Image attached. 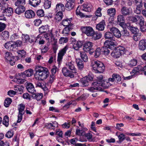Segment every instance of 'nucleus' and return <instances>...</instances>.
<instances>
[{
  "mask_svg": "<svg viewBox=\"0 0 146 146\" xmlns=\"http://www.w3.org/2000/svg\"><path fill=\"white\" fill-rule=\"evenodd\" d=\"M121 35L124 37L131 36L129 33L126 29H123L121 31Z\"/></svg>",
  "mask_w": 146,
  "mask_h": 146,
  "instance_id": "a18cd8bd",
  "label": "nucleus"
},
{
  "mask_svg": "<svg viewBox=\"0 0 146 146\" xmlns=\"http://www.w3.org/2000/svg\"><path fill=\"white\" fill-rule=\"evenodd\" d=\"M106 25V22L105 20H102L96 25V29L99 31H103L104 30Z\"/></svg>",
  "mask_w": 146,
  "mask_h": 146,
  "instance_id": "6ab92c4d",
  "label": "nucleus"
},
{
  "mask_svg": "<svg viewBox=\"0 0 146 146\" xmlns=\"http://www.w3.org/2000/svg\"><path fill=\"white\" fill-rule=\"evenodd\" d=\"M12 102V100L11 98H6L4 102V106L6 108L9 107Z\"/></svg>",
  "mask_w": 146,
  "mask_h": 146,
  "instance_id": "37998d69",
  "label": "nucleus"
},
{
  "mask_svg": "<svg viewBox=\"0 0 146 146\" xmlns=\"http://www.w3.org/2000/svg\"><path fill=\"white\" fill-rule=\"evenodd\" d=\"M79 8V6H78L76 11V14L77 15H79L81 17L83 18L85 17L87 18L89 17V16L87 15H84L83 13L81 12L79 9L78 8Z\"/></svg>",
  "mask_w": 146,
  "mask_h": 146,
  "instance_id": "79ce46f5",
  "label": "nucleus"
},
{
  "mask_svg": "<svg viewBox=\"0 0 146 146\" xmlns=\"http://www.w3.org/2000/svg\"><path fill=\"white\" fill-rule=\"evenodd\" d=\"M13 132H11L10 131H8L5 135L6 137L9 138L12 137L13 135Z\"/></svg>",
  "mask_w": 146,
  "mask_h": 146,
  "instance_id": "e2e57ef3",
  "label": "nucleus"
},
{
  "mask_svg": "<svg viewBox=\"0 0 146 146\" xmlns=\"http://www.w3.org/2000/svg\"><path fill=\"white\" fill-rule=\"evenodd\" d=\"M43 94L42 93H35L32 94V97L33 99L37 100H39L43 97Z\"/></svg>",
  "mask_w": 146,
  "mask_h": 146,
  "instance_id": "7c9ffc66",
  "label": "nucleus"
},
{
  "mask_svg": "<svg viewBox=\"0 0 146 146\" xmlns=\"http://www.w3.org/2000/svg\"><path fill=\"white\" fill-rule=\"evenodd\" d=\"M110 31L112 33L113 36H114L116 37L119 38L121 37V32L116 28L114 27L111 28H110Z\"/></svg>",
  "mask_w": 146,
  "mask_h": 146,
  "instance_id": "4468645a",
  "label": "nucleus"
},
{
  "mask_svg": "<svg viewBox=\"0 0 146 146\" xmlns=\"http://www.w3.org/2000/svg\"><path fill=\"white\" fill-rule=\"evenodd\" d=\"M72 42L73 44V48L76 51L78 50L79 48L83 45V42L82 41H76L74 39Z\"/></svg>",
  "mask_w": 146,
  "mask_h": 146,
  "instance_id": "f8f14e48",
  "label": "nucleus"
},
{
  "mask_svg": "<svg viewBox=\"0 0 146 146\" xmlns=\"http://www.w3.org/2000/svg\"><path fill=\"white\" fill-rule=\"evenodd\" d=\"M126 26L127 29L130 31L132 33L135 35L137 34L138 29L137 27H133L129 23H127Z\"/></svg>",
  "mask_w": 146,
  "mask_h": 146,
  "instance_id": "f3484780",
  "label": "nucleus"
},
{
  "mask_svg": "<svg viewBox=\"0 0 146 146\" xmlns=\"http://www.w3.org/2000/svg\"><path fill=\"white\" fill-rule=\"evenodd\" d=\"M102 9L100 7H98L95 13V15L96 17L98 18L99 17H100L102 15V14L101 13Z\"/></svg>",
  "mask_w": 146,
  "mask_h": 146,
  "instance_id": "5fc2aeb1",
  "label": "nucleus"
},
{
  "mask_svg": "<svg viewBox=\"0 0 146 146\" xmlns=\"http://www.w3.org/2000/svg\"><path fill=\"white\" fill-rule=\"evenodd\" d=\"M13 13V8L9 7H7V8H5L3 9V13L4 14H5V15L9 17L11 16Z\"/></svg>",
  "mask_w": 146,
  "mask_h": 146,
  "instance_id": "b1692460",
  "label": "nucleus"
},
{
  "mask_svg": "<svg viewBox=\"0 0 146 146\" xmlns=\"http://www.w3.org/2000/svg\"><path fill=\"white\" fill-rule=\"evenodd\" d=\"M93 46V44L92 42L87 41L83 44V50L84 51L88 52L92 49Z\"/></svg>",
  "mask_w": 146,
  "mask_h": 146,
  "instance_id": "9b49d317",
  "label": "nucleus"
},
{
  "mask_svg": "<svg viewBox=\"0 0 146 146\" xmlns=\"http://www.w3.org/2000/svg\"><path fill=\"white\" fill-rule=\"evenodd\" d=\"M49 30V28L48 25L42 26L39 28L38 31L40 34L46 33Z\"/></svg>",
  "mask_w": 146,
  "mask_h": 146,
  "instance_id": "473e14b6",
  "label": "nucleus"
},
{
  "mask_svg": "<svg viewBox=\"0 0 146 146\" xmlns=\"http://www.w3.org/2000/svg\"><path fill=\"white\" fill-rule=\"evenodd\" d=\"M51 5V2L50 0H45L44 2V7L46 9L50 8Z\"/></svg>",
  "mask_w": 146,
  "mask_h": 146,
  "instance_id": "49530a36",
  "label": "nucleus"
},
{
  "mask_svg": "<svg viewBox=\"0 0 146 146\" xmlns=\"http://www.w3.org/2000/svg\"><path fill=\"white\" fill-rule=\"evenodd\" d=\"M62 72L64 76L66 77H69L71 78H74V75L71 71H70L66 67H63L62 68Z\"/></svg>",
  "mask_w": 146,
  "mask_h": 146,
  "instance_id": "ddd939ff",
  "label": "nucleus"
},
{
  "mask_svg": "<svg viewBox=\"0 0 146 146\" xmlns=\"http://www.w3.org/2000/svg\"><path fill=\"white\" fill-rule=\"evenodd\" d=\"M36 75L35 77L37 78L39 80H43L49 76V72L46 68L37 66L35 68Z\"/></svg>",
  "mask_w": 146,
  "mask_h": 146,
  "instance_id": "f257e3e1",
  "label": "nucleus"
},
{
  "mask_svg": "<svg viewBox=\"0 0 146 146\" xmlns=\"http://www.w3.org/2000/svg\"><path fill=\"white\" fill-rule=\"evenodd\" d=\"M9 118L8 115H5L3 117V124L6 127H8L9 125Z\"/></svg>",
  "mask_w": 146,
  "mask_h": 146,
  "instance_id": "58836bf2",
  "label": "nucleus"
},
{
  "mask_svg": "<svg viewBox=\"0 0 146 146\" xmlns=\"http://www.w3.org/2000/svg\"><path fill=\"white\" fill-rule=\"evenodd\" d=\"M33 70L31 69H29L27 70L22 72L20 76H22L23 77H30L33 75Z\"/></svg>",
  "mask_w": 146,
  "mask_h": 146,
  "instance_id": "412c9836",
  "label": "nucleus"
},
{
  "mask_svg": "<svg viewBox=\"0 0 146 146\" xmlns=\"http://www.w3.org/2000/svg\"><path fill=\"white\" fill-rule=\"evenodd\" d=\"M24 88V87L22 86L17 85L14 87V90L17 91V92H23Z\"/></svg>",
  "mask_w": 146,
  "mask_h": 146,
  "instance_id": "6e6d98bb",
  "label": "nucleus"
},
{
  "mask_svg": "<svg viewBox=\"0 0 146 146\" xmlns=\"http://www.w3.org/2000/svg\"><path fill=\"white\" fill-rule=\"evenodd\" d=\"M63 17V13L62 12H58L56 14L55 18L57 22L60 21Z\"/></svg>",
  "mask_w": 146,
  "mask_h": 146,
  "instance_id": "c9c22d12",
  "label": "nucleus"
},
{
  "mask_svg": "<svg viewBox=\"0 0 146 146\" xmlns=\"http://www.w3.org/2000/svg\"><path fill=\"white\" fill-rule=\"evenodd\" d=\"M115 42V40L114 41L112 40H107L104 42V45L106 46L108 48L113 50L116 48Z\"/></svg>",
  "mask_w": 146,
  "mask_h": 146,
  "instance_id": "9d476101",
  "label": "nucleus"
},
{
  "mask_svg": "<svg viewBox=\"0 0 146 146\" xmlns=\"http://www.w3.org/2000/svg\"><path fill=\"white\" fill-rule=\"evenodd\" d=\"M55 134L58 136V137L61 138H63V132L60 129L57 130Z\"/></svg>",
  "mask_w": 146,
  "mask_h": 146,
  "instance_id": "13d9d810",
  "label": "nucleus"
},
{
  "mask_svg": "<svg viewBox=\"0 0 146 146\" xmlns=\"http://www.w3.org/2000/svg\"><path fill=\"white\" fill-rule=\"evenodd\" d=\"M81 7L82 10L87 12H90L91 11L92 6L90 3L86 2L82 5Z\"/></svg>",
  "mask_w": 146,
  "mask_h": 146,
  "instance_id": "dca6fc26",
  "label": "nucleus"
},
{
  "mask_svg": "<svg viewBox=\"0 0 146 146\" xmlns=\"http://www.w3.org/2000/svg\"><path fill=\"white\" fill-rule=\"evenodd\" d=\"M25 3V0H17L15 4L16 6H19L20 5H24Z\"/></svg>",
  "mask_w": 146,
  "mask_h": 146,
  "instance_id": "603ef678",
  "label": "nucleus"
},
{
  "mask_svg": "<svg viewBox=\"0 0 146 146\" xmlns=\"http://www.w3.org/2000/svg\"><path fill=\"white\" fill-rule=\"evenodd\" d=\"M68 49V46H66L62 49L58 53L57 60L59 64L61 62L63 58V57L66 53Z\"/></svg>",
  "mask_w": 146,
  "mask_h": 146,
  "instance_id": "1a4fd4ad",
  "label": "nucleus"
},
{
  "mask_svg": "<svg viewBox=\"0 0 146 146\" xmlns=\"http://www.w3.org/2000/svg\"><path fill=\"white\" fill-rule=\"evenodd\" d=\"M101 54H102L101 47L97 48L95 51L94 56L95 57L97 58Z\"/></svg>",
  "mask_w": 146,
  "mask_h": 146,
  "instance_id": "c03bdc74",
  "label": "nucleus"
},
{
  "mask_svg": "<svg viewBox=\"0 0 146 146\" xmlns=\"http://www.w3.org/2000/svg\"><path fill=\"white\" fill-rule=\"evenodd\" d=\"M27 89L29 93L32 94L36 92V90H35V88L33 85L31 83H27Z\"/></svg>",
  "mask_w": 146,
  "mask_h": 146,
  "instance_id": "c85d7f7f",
  "label": "nucleus"
},
{
  "mask_svg": "<svg viewBox=\"0 0 146 146\" xmlns=\"http://www.w3.org/2000/svg\"><path fill=\"white\" fill-rule=\"evenodd\" d=\"M4 46L6 49L13 51L17 49V44L15 42L9 41L5 43Z\"/></svg>",
  "mask_w": 146,
  "mask_h": 146,
  "instance_id": "0eeeda50",
  "label": "nucleus"
},
{
  "mask_svg": "<svg viewBox=\"0 0 146 146\" xmlns=\"http://www.w3.org/2000/svg\"><path fill=\"white\" fill-rule=\"evenodd\" d=\"M131 21L133 22L138 24L139 26L144 24L145 21L144 18L141 16L136 15L134 17H131Z\"/></svg>",
  "mask_w": 146,
  "mask_h": 146,
  "instance_id": "423d86ee",
  "label": "nucleus"
},
{
  "mask_svg": "<svg viewBox=\"0 0 146 146\" xmlns=\"http://www.w3.org/2000/svg\"><path fill=\"white\" fill-rule=\"evenodd\" d=\"M26 52L24 50H19L18 52L19 56H21V58H23L25 57Z\"/></svg>",
  "mask_w": 146,
  "mask_h": 146,
  "instance_id": "052dcab7",
  "label": "nucleus"
},
{
  "mask_svg": "<svg viewBox=\"0 0 146 146\" xmlns=\"http://www.w3.org/2000/svg\"><path fill=\"white\" fill-rule=\"evenodd\" d=\"M137 63V61L135 59L131 60L130 62L129 66H136Z\"/></svg>",
  "mask_w": 146,
  "mask_h": 146,
  "instance_id": "680f3d73",
  "label": "nucleus"
},
{
  "mask_svg": "<svg viewBox=\"0 0 146 146\" xmlns=\"http://www.w3.org/2000/svg\"><path fill=\"white\" fill-rule=\"evenodd\" d=\"M126 50V49L124 46H119L113 50L111 53V55L114 58H117L125 53Z\"/></svg>",
  "mask_w": 146,
  "mask_h": 146,
  "instance_id": "7ed1b4c3",
  "label": "nucleus"
},
{
  "mask_svg": "<svg viewBox=\"0 0 146 146\" xmlns=\"http://www.w3.org/2000/svg\"><path fill=\"white\" fill-rule=\"evenodd\" d=\"M24 6L20 5L18 6L15 10V12L19 15L24 12L25 11V8Z\"/></svg>",
  "mask_w": 146,
  "mask_h": 146,
  "instance_id": "5701e85b",
  "label": "nucleus"
},
{
  "mask_svg": "<svg viewBox=\"0 0 146 146\" xmlns=\"http://www.w3.org/2000/svg\"><path fill=\"white\" fill-rule=\"evenodd\" d=\"M93 80V77L88 75L80 79V82L82 86L86 87L88 86L90 82Z\"/></svg>",
  "mask_w": 146,
  "mask_h": 146,
  "instance_id": "39448f33",
  "label": "nucleus"
},
{
  "mask_svg": "<svg viewBox=\"0 0 146 146\" xmlns=\"http://www.w3.org/2000/svg\"><path fill=\"white\" fill-rule=\"evenodd\" d=\"M68 41V39L67 37H61L59 40V42L60 44H62L67 42Z\"/></svg>",
  "mask_w": 146,
  "mask_h": 146,
  "instance_id": "4d7b16f0",
  "label": "nucleus"
},
{
  "mask_svg": "<svg viewBox=\"0 0 146 146\" xmlns=\"http://www.w3.org/2000/svg\"><path fill=\"white\" fill-rule=\"evenodd\" d=\"M66 67L70 69L73 73H77V70L75 68L74 65V62H68L66 63Z\"/></svg>",
  "mask_w": 146,
  "mask_h": 146,
  "instance_id": "2eb2a0df",
  "label": "nucleus"
},
{
  "mask_svg": "<svg viewBox=\"0 0 146 146\" xmlns=\"http://www.w3.org/2000/svg\"><path fill=\"white\" fill-rule=\"evenodd\" d=\"M92 66L93 70L96 73H102L105 69V66L104 63L98 60L94 61L92 63Z\"/></svg>",
  "mask_w": 146,
  "mask_h": 146,
  "instance_id": "f03ea898",
  "label": "nucleus"
},
{
  "mask_svg": "<svg viewBox=\"0 0 146 146\" xmlns=\"http://www.w3.org/2000/svg\"><path fill=\"white\" fill-rule=\"evenodd\" d=\"M16 79V82L18 84H23L26 82V80L24 79H22L19 78H17Z\"/></svg>",
  "mask_w": 146,
  "mask_h": 146,
  "instance_id": "69168bd1",
  "label": "nucleus"
},
{
  "mask_svg": "<svg viewBox=\"0 0 146 146\" xmlns=\"http://www.w3.org/2000/svg\"><path fill=\"white\" fill-rule=\"evenodd\" d=\"M131 10L130 8L125 6H123L121 9V13L124 16L129 15L131 13Z\"/></svg>",
  "mask_w": 146,
  "mask_h": 146,
  "instance_id": "a211bd4d",
  "label": "nucleus"
},
{
  "mask_svg": "<svg viewBox=\"0 0 146 146\" xmlns=\"http://www.w3.org/2000/svg\"><path fill=\"white\" fill-rule=\"evenodd\" d=\"M103 85L102 83L94 82L92 83L91 86L88 88L87 90L92 92H95L96 90H101L102 89L101 87L103 86Z\"/></svg>",
  "mask_w": 146,
  "mask_h": 146,
  "instance_id": "20e7f679",
  "label": "nucleus"
},
{
  "mask_svg": "<svg viewBox=\"0 0 146 146\" xmlns=\"http://www.w3.org/2000/svg\"><path fill=\"white\" fill-rule=\"evenodd\" d=\"M107 13L108 15L111 17H113L115 15L116 10L115 8H111L108 9Z\"/></svg>",
  "mask_w": 146,
  "mask_h": 146,
  "instance_id": "ea45409f",
  "label": "nucleus"
},
{
  "mask_svg": "<svg viewBox=\"0 0 146 146\" xmlns=\"http://www.w3.org/2000/svg\"><path fill=\"white\" fill-rule=\"evenodd\" d=\"M76 61L78 69L80 70H82L84 66L83 61L80 58L76 59Z\"/></svg>",
  "mask_w": 146,
  "mask_h": 146,
  "instance_id": "bb28decb",
  "label": "nucleus"
},
{
  "mask_svg": "<svg viewBox=\"0 0 146 146\" xmlns=\"http://www.w3.org/2000/svg\"><path fill=\"white\" fill-rule=\"evenodd\" d=\"M123 16H124L122 15H120L118 16L117 17V21L119 22L121 21H125V19Z\"/></svg>",
  "mask_w": 146,
  "mask_h": 146,
  "instance_id": "338daca9",
  "label": "nucleus"
},
{
  "mask_svg": "<svg viewBox=\"0 0 146 146\" xmlns=\"http://www.w3.org/2000/svg\"><path fill=\"white\" fill-rule=\"evenodd\" d=\"M37 15L39 17H43L44 15V12L42 9H39L37 10L36 12Z\"/></svg>",
  "mask_w": 146,
  "mask_h": 146,
  "instance_id": "864d4df0",
  "label": "nucleus"
},
{
  "mask_svg": "<svg viewBox=\"0 0 146 146\" xmlns=\"http://www.w3.org/2000/svg\"><path fill=\"white\" fill-rule=\"evenodd\" d=\"M55 79V76L54 75H50L49 77V79L48 81V83L50 84H52L54 80Z\"/></svg>",
  "mask_w": 146,
  "mask_h": 146,
  "instance_id": "0e129e2a",
  "label": "nucleus"
},
{
  "mask_svg": "<svg viewBox=\"0 0 146 146\" xmlns=\"http://www.w3.org/2000/svg\"><path fill=\"white\" fill-rule=\"evenodd\" d=\"M119 139V141H117L119 143H121L125 139V135L123 133L120 134L118 136Z\"/></svg>",
  "mask_w": 146,
  "mask_h": 146,
  "instance_id": "8fccbe9b",
  "label": "nucleus"
},
{
  "mask_svg": "<svg viewBox=\"0 0 146 146\" xmlns=\"http://www.w3.org/2000/svg\"><path fill=\"white\" fill-rule=\"evenodd\" d=\"M1 37L3 40H7L9 37V33L7 31H5L0 34Z\"/></svg>",
  "mask_w": 146,
  "mask_h": 146,
  "instance_id": "f704fd0d",
  "label": "nucleus"
},
{
  "mask_svg": "<svg viewBox=\"0 0 146 146\" xmlns=\"http://www.w3.org/2000/svg\"><path fill=\"white\" fill-rule=\"evenodd\" d=\"M140 71H142V66L139 65L136 67L134 68L132 71V72L135 74Z\"/></svg>",
  "mask_w": 146,
  "mask_h": 146,
  "instance_id": "09e8293b",
  "label": "nucleus"
},
{
  "mask_svg": "<svg viewBox=\"0 0 146 146\" xmlns=\"http://www.w3.org/2000/svg\"><path fill=\"white\" fill-rule=\"evenodd\" d=\"M81 29L83 33L88 36H91L94 32L92 28L90 27H82Z\"/></svg>",
  "mask_w": 146,
  "mask_h": 146,
  "instance_id": "6e6552de",
  "label": "nucleus"
},
{
  "mask_svg": "<svg viewBox=\"0 0 146 146\" xmlns=\"http://www.w3.org/2000/svg\"><path fill=\"white\" fill-rule=\"evenodd\" d=\"M138 47L141 50L144 51L146 49V39H143L139 41Z\"/></svg>",
  "mask_w": 146,
  "mask_h": 146,
  "instance_id": "aec40b11",
  "label": "nucleus"
},
{
  "mask_svg": "<svg viewBox=\"0 0 146 146\" xmlns=\"http://www.w3.org/2000/svg\"><path fill=\"white\" fill-rule=\"evenodd\" d=\"M65 9L64 5L61 3H58L56 5L55 8L56 12H58L64 11Z\"/></svg>",
  "mask_w": 146,
  "mask_h": 146,
  "instance_id": "cd10ccee",
  "label": "nucleus"
},
{
  "mask_svg": "<svg viewBox=\"0 0 146 146\" xmlns=\"http://www.w3.org/2000/svg\"><path fill=\"white\" fill-rule=\"evenodd\" d=\"M54 126H53L52 123H48L46 124L45 127L47 129L54 130Z\"/></svg>",
  "mask_w": 146,
  "mask_h": 146,
  "instance_id": "bf43d9fd",
  "label": "nucleus"
},
{
  "mask_svg": "<svg viewBox=\"0 0 146 146\" xmlns=\"http://www.w3.org/2000/svg\"><path fill=\"white\" fill-rule=\"evenodd\" d=\"M113 76L114 77V79L115 82L117 83L118 82H119L121 81V77L118 74H113Z\"/></svg>",
  "mask_w": 146,
  "mask_h": 146,
  "instance_id": "3c124183",
  "label": "nucleus"
},
{
  "mask_svg": "<svg viewBox=\"0 0 146 146\" xmlns=\"http://www.w3.org/2000/svg\"><path fill=\"white\" fill-rule=\"evenodd\" d=\"M75 3L74 2H67L65 5V7L67 10L70 11L75 6Z\"/></svg>",
  "mask_w": 146,
  "mask_h": 146,
  "instance_id": "2f4dec72",
  "label": "nucleus"
},
{
  "mask_svg": "<svg viewBox=\"0 0 146 146\" xmlns=\"http://www.w3.org/2000/svg\"><path fill=\"white\" fill-rule=\"evenodd\" d=\"M102 54L107 55L109 54L110 53V51L108 48L104 45V46L101 47Z\"/></svg>",
  "mask_w": 146,
  "mask_h": 146,
  "instance_id": "a19ab883",
  "label": "nucleus"
},
{
  "mask_svg": "<svg viewBox=\"0 0 146 146\" xmlns=\"http://www.w3.org/2000/svg\"><path fill=\"white\" fill-rule=\"evenodd\" d=\"M25 15L26 18L30 19L34 17L35 15V14L33 10H28L25 11Z\"/></svg>",
  "mask_w": 146,
  "mask_h": 146,
  "instance_id": "4be33fe9",
  "label": "nucleus"
},
{
  "mask_svg": "<svg viewBox=\"0 0 146 146\" xmlns=\"http://www.w3.org/2000/svg\"><path fill=\"white\" fill-rule=\"evenodd\" d=\"M86 52L81 51L80 52V56L84 62H86L88 61V57L87 54Z\"/></svg>",
  "mask_w": 146,
  "mask_h": 146,
  "instance_id": "c756f323",
  "label": "nucleus"
},
{
  "mask_svg": "<svg viewBox=\"0 0 146 146\" xmlns=\"http://www.w3.org/2000/svg\"><path fill=\"white\" fill-rule=\"evenodd\" d=\"M104 36L106 39L114 41H115V38L114 37L112 33L110 32H107L105 33Z\"/></svg>",
  "mask_w": 146,
  "mask_h": 146,
  "instance_id": "393cba45",
  "label": "nucleus"
},
{
  "mask_svg": "<svg viewBox=\"0 0 146 146\" xmlns=\"http://www.w3.org/2000/svg\"><path fill=\"white\" fill-rule=\"evenodd\" d=\"M102 33L99 32L94 31L91 36L92 38L95 40L100 39L102 37Z\"/></svg>",
  "mask_w": 146,
  "mask_h": 146,
  "instance_id": "a878e982",
  "label": "nucleus"
},
{
  "mask_svg": "<svg viewBox=\"0 0 146 146\" xmlns=\"http://www.w3.org/2000/svg\"><path fill=\"white\" fill-rule=\"evenodd\" d=\"M25 108V105L23 104H20L19 105L18 107V110H19V113L24 114L25 112L24 110Z\"/></svg>",
  "mask_w": 146,
  "mask_h": 146,
  "instance_id": "4c0bfd02",
  "label": "nucleus"
},
{
  "mask_svg": "<svg viewBox=\"0 0 146 146\" xmlns=\"http://www.w3.org/2000/svg\"><path fill=\"white\" fill-rule=\"evenodd\" d=\"M143 5H138L136 9L134 11L135 13L137 14H140L142 9Z\"/></svg>",
  "mask_w": 146,
  "mask_h": 146,
  "instance_id": "de8ad7c7",
  "label": "nucleus"
},
{
  "mask_svg": "<svg viewBox=\"0 0 146 146\" xmlns=\"http://www.w3.org/2000/svg\"><path fill=\"white\" fill-rule=\"evenodd\" d=\"M29 4L33 7H36L41 3V0H29Z\"/></svg>",
  "mask_w": 146,
  "mask_h": 146,
  "instance_id": "72a5a7b5",
  "label": "nucleus"
},
{
  "mask_svg": "<svg viewBox=\"0 0 146 146\" xmlns=\"http://www.w3.org/2000/svg\"><path fill=\"white\" fill-rule=\"evenodd\" d=\"M139 26L140 31L143 32H146V24H144L143 25H142Z\"/></svg>",
  "mask_w": 146,
  "mask_h": 146,
  "instance_id": "774afa93",
  "label": "nucleus"
},
{
  "mask_svg": "<svg viewBox=\"0 0 146 146\" xmlns=\"http://www.w3.org/2000/svg\"><path fill=\"white\" fill-rule=\"evenodd\" d=\"M71 20L72 19L71 18L64 19L61 22V24L63 25L64 26H66V27H67L70 23Z\"/></svg>",
  "mask_w": 146,
  "mask_h": 146,
  "instance_id": "e433bc0d",
  "label": "nucleus"
}]
</instances>
